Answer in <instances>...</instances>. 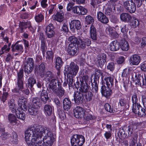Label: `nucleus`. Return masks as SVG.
<instances>
[{"instance_id": "obj_1", "label": "nucleus", "mask_w": 146, "mask_h": 146, "mask_svg": "<svg viewBox=\"0 0 146 146\" xmlns=\"http://www.w3.org/2000/svg\"><path fill=\"white\" fill-rule=\"evenodd\" d=\"M29 133H34L35 135L37 134L40 139L42 136L44 142L51 146L55 141L53 134L49 128L44 126L37 125H34L31 126L27 129Z\"/></svg>"}, {"instance_id": "obj_2", "label": "nucleus", "mask_w": 146, "mask_h": 146, "mask_svg": "<svg viewBox=\"0 0 146 146\" xmlns=\"http://www.w3.org/2000/svg\"><path fill=\"white\" fill-rule=\"evenodd\" d=\"M29 131L27 130L25 132V138L26 141L28 146H50L45 142L44 144L42 145V139H40L37 134L30 133Z\"/></svg>"}, {"instance_id": "obj_3", "label": "nucleus", "mask_w": 146, "mask_h": 146, "mask_svg": "<svg viewBox=\"0 0 146 146\" xmlns=\"http://www.w3.org/2000/svg\"><path fill=\"white\" fill-rule=\"evenodd\" d=\"M23 70L21 68L17 72V86L12 90V92L13 93H18L19 94L21 93L22 90L23 88Z\"/></svg>"}, {"instance_id": "obj_4", "label": "nucleus", "mask_w": 146, "mask_h": 146, "mask_svg": "<svg viewBox=\"0 0 146 146\" xmlns=\"http://www.w3.org/2000/svg\"><path fill=\"white\" fill-rule=\"evenodd\" d=\"M24 63V68L25 76L27 78L33 70L35 66V61L33 58L29 57L26 59Z\"/></svg>"}, {"instance_id": "obj_5", "label": "nucleus", "mask_w": 146, "mask_h": 146, "mask_svg": "<svg viewBox=\"0 0 146 146\" xmlns=\"http://www.w3.org/2000/svg\"><path fill=\"white\" fill-rule=\"evenodd\" d=\"M78 70V66L74 62H71L67 68H65L64 73L67 74V77H74L76 75Z\"/></svg>"}, {"instance_id": "obj_6", "label": "nucleus", "mask_w": 146, "mask_h": 146, "mask_svg": "<svg viewBox=\"0 0 146 146\" xmlns=\"http://www.w3.org/2000/svg\"><path fill=\"white\" fill-rule=\"evenodd\" d=\"M85 142V138L82 135L75 134L71 139L72 146H82Z\"/></svg>"}, {"instance_id": "obj_7", "label": "nucleus", "mask_w": 146, "mask_h": 146, "mask_svg": "<svg viewBox=\"0 0 146 146\" xmlns=\"http://www.w3.org/2000/svg\"><path fill=\"white\" fill-rule=\"evenodd\" d=\"M132 126L131 125L128 127L124 126L122 128L120 129L119 132L117 133L118 136L120 138L121 137L125 138L131 136V134L133 133Z\"/></svg>"}, {"instance_id": "obj_8", "label": "nucleus", "mask_w": 146, "mask_h": 146, "mask_svg": "<svg viewBox=\"0 0 146 146\" xmlns=\"http://www.w3.org/2000/svg\"><path fill=\"white\" fill-rule=\"evenodd\" d=\"M136 4L133 0H127L123 2V6L128 12L133 13L136 9Z\"/></svg>"}, {"instance_id": "obj_9", "label": "nucleus", "mask_w": 146, "mask_h": 146, "mask_svg": "<svg viewBox=\"0 0 146 146\" xmlns=\"http://www.w3.org/2000/svg\"><path fill=\"white\" fill-rule=\"evenodd\" d=\"M134 81L136 85L139 86L140 87L146 86V79L145 76L144 78L143 76H141L140 74L135 73Z\"/></svg>"}, {"instance_id": "obj_10", "label": "nucleus", "mask_w": 146, "mask_h": 146, "mask_svg": "<svg viewBox=\"0 0 146 146\" xmlns=\"http://www.w3.org/2000/svg\"><path fill=\"white\" fill-rule=\"evenodd\" d=\"M73 111L74 116L76 118L80 119L84 117V115L87 113L83 108L79 106L75 107L73 110Z\"/></svg>"}, {"instance_id": "obj_11", "label": "nucleus", "mask_w": 146, "mask_h": 146, "mask_svg": "<svg viewBox=\"0 0 146 146\" xmlns=\"http://www.w3.org/2000/svg\"><path fill=\"white\" fill-rule=\"evenodd\" d=\"M54 66L57 70V74L59 75L60 73V69L62 66L64 62L60 57L57 56L54 58Z\"/></svg>"}, {"instance_id": "obj_12", "label": "nucleus", "mask_w": 146, "mask_h": 146, "mask_svg": "<svg viewBox=\"0 0 146 146\" xmlns=\"http://www.w3.org/2000/svg\"><path fill=\"white\" fill-rule=\"evenodd\" d=\"M9 110L12 113H15L17 118H20V114H18L19 112V108H16L15 104L14 102V100L13 99H11L8 104Z\"/></svg>"}, {"instance_id": "obj_13", "label": "nucleus", "mask_w": 146, "mask_h": 146, "mask_svg": "<svg viewBox=\"0 0 146 146\" xmlns=\"http://www.w3.org/2000/svg\"><path fill=\"white\" fill-rule=\"evenodd\" d=\"M50 82L49 86L47 88V90L48 93H50L51 92L52 90L53 92H55L57 90V86H58V84L60 83L61 84L60 82H59L56 79L52 80Z\"/></svg>"}, {"instance_id": "obj_14", "label": "nucleus", "mask_w": 146, "mask_h": 146, "mask_svg": "<svg viewBox=\"0 0 146 146\" xmlns=\"http://www.w3.org/2000/svg\"><path fill=\"white\" fill-rule=\"evenodd\" d=\"M74 100L75 103L79 104L83 102L84 100V95L83 93L79 91L74 92Z\"/></svg>"}, {"instance_id": "obj_15", "label": "nucleus", "mask_w": 146, "mask_h": 146, "mask_svg": "<svg viewBox=\"0 0 146 146\" xmlns=\"http://www.w3.org/2000/svg\"><path fill=\"white\" fill-rule=\"evenodd\" d=\"M70 27L71 31L74 32L76 30H79L81 27L80 22L78 20H73L70 23Z\"/></svg>"}, {"instance_id": "obj_16", "label": "nucleus", "mask_w": 146, "mask_h": 146, "mask_svg": "<svg viewBox=\"0 0 146 146\" xmlns=\"http://www.w3.org/2000/svg\"><path fill=\"white\" fill-rule=\"evenodd\" d=\"M72 12L78 15H84L87 13V10L82 6H76L72 8Z\"/></svg>"}, {"instance_id": "obj_17", "label": "nucleus", "mask_w": 146, "mask_h": 146, "mask_svg": "<svg viewBox=\"0 0 146 146\" xmlns=\"http://www.w3.org/2000/svg\"><path fill=\"white\" fill-rule=\"evenodd\" d=\"M91 41L89 38H86L84 39L83 40L79 39V40L78 41V45L80 48L84 49L86 48V46H89L91 44Z\"/></svg>"}, {"instance_id": "obj_18", "label": "nucleus", "mask_w": 146, "mask_h": 146, "mask_svg": "<svg viewBox=\"0 0 146 146\" xmlns=\"http://www.w3.org/2000/svg\"><path fill=\"white\" fill-rule=\"evenodd\" d=\"M11 50L13 52H17L19 54H21L24 51L23 46L22 44H19L17 42L15 44L11 45Z\"/></svg>"}, {"instance_id": "obj_19", "label": "nucleus", "mask_w": 146, "mask_h": 146, "mask_svg": "<svg viewBox=\"0 0 146 146\" xmlns=\"http://www.w3.org/2000/svg\"><path fill=\"white\" fill-rule=\"evenodd\" d=\"M97 17L98 20L103 24H107L109 22L108 18L101 11L97 12Z\"/></svg>"}, {"instance_id": "obj_20", "label": "nucleus", "mask_w": 146, "mask_h": 146, "mask_svg": "<svg viewBox=\"0 0 146 146\" xmlns=\"http://www.w3.org/2000/svg\"><path fill=\"white\" fill-rule=\"evenodd\" d=\"M78 48L76 44H70L67 49L68 53L70 55L74 56L76 54Z\"/></svg>"}, {"instance_id": "obj_21", "label": "nucleus", "mask_w": 146, "mask_h": 146, "mask_svg": "<svg viewBox=\"0 0 146 146\" xmlns=\"http://www.w3.org/2000/svg\"><path fill=\"white\" fill-rule=\"evenodd\" d=\"M141 58L138 55L135 54L132 55L129 59L130 64L132 65H137L140 62Z\"/></svg>"}, {"instance_id": "obj_22", "label": "nucleus", "mask_w": 146, "mask_h": 146, "mask_svg": "<svg viewBox=\"0 0 146 146\" xmlns=\"http://www.w3.org/2000/svg\"><path fill=\"white\" fill-rule=\"evenodd\" d=\"M110 88L106 87L105 85H102L101 87V92L102 95L107 98H109L112 94V90Z\"/></svg>"}, {"instance_id": "obj_23", "label": "nucleus", "mask_w": 146, "mask_h": 146, "mask_svg": "<svg viewBox=\"0 0 146 146\" xmlns=\"http://www.w3.org/2000/svg\"><path fill=\"white\" fill-rule=\"evenodd\" d=\"M106 61V55L104 53L100 54L97 61L98 66L102 68Z\"/></svg>"}, {"instance_id": "obj_24", "label": "nucleus", "mask_w": 146, "mask_h": 146, "mask_svg": "<svg viewBox=\"0 0 146 146\" xmlns=\"http://www.w3.org/2000/svg\"><path fill=\"white\" fill-rule=\"evenodd\" d=\"M39 96L41 100L44 103H46L47 100L49 99L48 93L47 91L43 89L42 91H40L38 93Z\"/></svg>"}, {"instance_id": "obj_25", "label": "nucleus", "mask_w": 146, "mask_h": 146, "mask_svg": "<svg viewBox=\"0 0 146 146\" xmlns=\"http://www.w3.org/2000/svg\"><path fill=\"white\" fill-rule=\"evenodd\" d=\"M35 70L40 76L42 77L43 76L45 71V63L43 62L41 63L39 66L36 67Z\"/></svg>"}, {"instance_id": "obj_26", "label": "nucleus", "mask_w": 146, "mask_h": 146, "mask_svg": "<svg viewBox=\"0 0 146 146\" xmlns=\"http://www.w3.org/2000/svg\"><path fill=\"white\" fill-rule=\"evenodd\" d=\"M63 108L65 111H68L70 109L72 106L71 102L68 98H65L63 100Z\"/></svg>"}, {"instance_id": "obj_27", "label": "nucleus", "mask_w": 146, "mask_h": 146, "mask_svg": "<svg viewBox=\"0 0 146 146\" xmlns=\"http://www.w3.org/2000/svg\"><path fill=\"white\" fill-rule=\"evenodd\" d=\"M120 47L119 43L117 40H113L110 44L109 49L113 51L118 50Z\"/></svg>"}, {"instance_id": "obj_28", "label": "nucleus", "mask_w": 146, "mask_h": 146, "mask_svg": "<svg viewBox=\"0 0 146 146\" xmlns=\"http://www.w3.org/2000/svg\"><path fill=\"white\" fill-rule=\"evenodd\" d=\"M36 83V79L33 76H31L29 77L27 79V82L26 84V86L29 88H32L34 85Z\"/></svg>"}, {"instance_id": "obj_29", "label": "nucleus", "mask_w": 146, "mask_h": 146, "mask_svg": "<svg viewBox=\"0 0 146 146\" xmlns=\"http://www.w3.org/2000/svg\"><path fill=\"white\" fill-rule=\"evenodd\" d=\"M80 84L79 85V91L82 93H85L87 92L89 89L88 85L87 83L84 82L83 81H80Z\"/></svg>"}, {"instance_id": "obj_30", "label": "nucleus", "mask_w": 146, "mask_h": 146, "mask_svg": "<svg viewBox=\"0 0 146 146\" xmlns=\"http://www.w3.org/2000/svg\"><path fill=\"white\" fill-rule=\"evenodd\" d=\"M90 36L91 38L94 40L97 39V34L96 29L94 26L92 25L90 28Z\"/></svg>"}, {"instance_id": "obj_31", "label": "nucleus", "mask_w": 146, "mask_h": 146, "mask_svg": "<svg viewBox=\"0 0 146 146\" xmlns=\"http://www.w3.org/2000/svg\"><path fill=\"white\" fill-rule=\"evenodd\" d=\"M131 16L128 13H122L120 14L121 20L124 22H128L131 19Z\"/></svg>"}, {"instance_id": "obj_32", "label": "nucleus", "mask_w": 146, "mask_h": 146, "mask_svg": "<svg viewBox=\"0 0 146 146\" xmlns=\"http://www.w3.org/2000/svg\"><path fill=\"white\" fill-rule=\"evenodd\" d=\"M38 108L32 106L29 107V114L31 115H36L38 113Z\"/></svg>"}, {"instance_id": "obj_33", "label": "nucleus", "mask_w": 146, "mask_h": 146, "mask_svg": "<svg viewBox=\"0 0 146 146\" xmlns=\"http://www.w3.org/2000/svg\"><path fill=\"white\" fill-rule=\"evenodd\" d=\"M120 46L122 50L124 51H127L129 48V44L125 39L121 40Z\"/></svg>"}, {"instance_id": "obj_34", "label": "nucleus", "mask_w": 146, "mask_h": 146, "mask_svg": "<svg viewBox=\"0 0 146 146\" xmlns=\"http://www.w3.org/2000/svg\"><path fill=\"white\" fill-rule=\"evenodd\" d=\"M46 56L45 62L49 64L51 61H53L54 58V53L52 51H48L46 52Z\"/></svg>"}, {"instance_id": "obj_35", "label": "nucleus", "mask_w": 146, "mask_h": 146, "mask_svg": "<svg viewBox=\"0 0 146 146\" xmlns=\"http://www.w3.org/2000/svg\"><path fill=\"white\" fill-rule=\"evenodd\" d=\"M10 141L12 144L16 145L18 141L17 134L15 131H13L11 134Z\"/></svg>"}, {"instance_id": "obj_36", "label": "nucleus", "mask_w": 146, "mask_h": 146, "mask_svg": "<svg viewBox=\"0 0 146 146\" xmlns=\"http://www.w3.org/2000/svg\"><path fill=\"white\" fill-rule=\"evenodd\" d=\"M58 84V89L57 91H56V94L59 98H62L64 95V90L61 86L62 84L59 83Z\"/></svg>"}, {"instance_id": "obj_37", "label": "nucleus", "mask_w": 146, "mask_h": 146, "mask_svg": "<svg viewBox=\"0 0 146 146\" xmlns=\"http://www.w3.org/2000/svg\"><path fill=\"white\" fill-rule=\"evenodd\" d=\"M52 108L51 106L46 104L44 107V112L47 115L50 116L52 114Z\"/></svg>"}, {"instance_id": "obj_38", "label": "nucleus", "mask_w": 146, "mask_h": 146, "mask_svg": "<svg viewBox=\"0 0 146 146\" xmlns=\"http://www.w3.org/2000/svg\"><path fill=\"white\" fill-rule=\"evenodd\" d=\"M139 23L138 20L136 18H131L130 22V25L132 28H135L138 27Z\"/></svg>"}, {"instance_id": "obj_39", "label": "nucleus", "mask_w": 146, "mask_h": 146, "mask_svg": "<svg viewBox=\"0 0 146 146\" xmlns=\"http://www.w3.org/2000/svg\"><path fill=\"white\" fill-rule=\"evenodd\" d=\"M106 84L108 88H111L113 85V78L111 77L105 78L104 79Z\"/></svg>"}, {"instance_id": "obj_40", "label": "nucleus", "mask_w": 146, "mask_h": 146, "mask_svg": "<svg viewBox=\"0 0 146 146\" xmlns=\"http://www.w3.org/2000/svg\"><path fill=\"white\" fill-rule=\"evenodd\" d=\"M9 121L12 125H14L17 123V120L15 116L13 114L9 113L8 115Z\"/></svg>"}, {"instance_id": "obj_41", "label": "nucleus", "mask_w": 146, "mask_h": 146, "mask_svg": "<svg viewBox=\"0 0 146 146\" xmlns=\"http://www.w3.org/2000/svg\"><path fill=\"white\" fill-rule=\"evenodd\" d=\"M99 82H96L94 81L93 83H92L90 90L92 92L95 93V94H98V84Z\"/></svg>"}, {"instance_id": "obj_42", "label": "nucleus", "mask_w": 146, "mask_h": 146, "mask_svg": "<svg viewBox=\"0 0 146 146\" xmlns=\"http://www.w3.org/2000/svg\"><path fill=\"white\" fill-rule=\"evenodd\" d=\"M102 74L103 73L101 70L99 69H96L94 73V81L96 82H99V78L101 76H102Z\"/></svg>"}, {"instance_id": "obj_43", "label": "nucleus", "mask_w": 146, "mask_h": 146, "mask_svg": "<svg viewBox=\"0 0 146 146\" xmlns=\"http://www.w3.org/2000/svg\"><path fill=\"white\" fill-rule=\"evenodd\" d=\"M64 14L61 12H58L54 15V19L59 22H62L64 18Z\"/></svg>"}, {"instance_id": "obj_44", "label": "nucleus", "mask_w": 146, "mask_h": 146, "mask_svg": "<svg viewBox=\"0 0 146 146\" xmlns=\"http://www.w3.org/2000/svg\"><path fill=\"white\" fill-rule=\"evenodd\" d=\"M45 79L48 81L50 82L52 80L54 79V74L52 72L50 71H47L44 74Z\"/></svg>"}, {"instance_id": "obj_45", "label": "nucleus", "mask_w": 146, "mask_h": 146, "mask_svg": "<svg viewBox=\"0 0 146 146\" xmlns=\"http://www.w3.org/2000/svg\"><path fill=\"white\" fill-rule=\"evenodd\" d=\"M40 98L37 97L33 98L32 99V106L38 108L40 107Z\"/></svg>"}, {"instance_id": "obj_46", "label": "nucleus", "mask_w": 146, "mask_h": 146, "mask_svg": "<svg viewBox=\"0 0 146 146\" xmlns=\"http://www.w3.org/2000/svg\"><path fill=\"white\" fill-rule=\"evenodd\" d=\"M106 32L107 34L110 36H115V30L110 26L107 27L106 29Z\"/></svg>"}, {"instance_id": "obj_47", "label": "nucleus", "mask_w": 146, "mask_h": 146, "mask_svg": "<svg viewBox=\"0 0 146 146\" xmlns=\"http://www.w3.org/2000/svg\"><path fill=\"white\" fill-rule=\"evenodd\" d=\"M128 31V29L126 25H125L121 29V32L123 34V36L124 38H127V32Z\"/></svg>"}, {"instance_id": "obj_48", "label": "nucleus", "mask_w": 146, "mask_h": 146, "mask_svg": "<svg viewBox=\"0 0 146 146\" xmlns=\"http://www.w3.org/2000/svg\"><path fill=\"white\" fill-rule=\"evenodd\" d=\"M73 77H67V80L69 88H72L75 85Z\"/></svg>"}, {"instance_id": "obj_49", "label": "nucleus", "mask_w": 146, "mask_h": 146, "mask_svg": "<svg viewBox=\"0 0 146 146\" xmlns=\"http://www.w3.org/2000/svg\"><path fill=\"white\" fill-rule=\"evenodd\" d=\"M57 113L59 117L62 120H64L66 117L65 112L60 108H57Z\"/></svg>"}, {"instance_id": "obj_50", "label": "nucleus", "mask_w": 146, "mask_h": 146, "mask_svg": "<svg viewBox=\"0 0 146 146\" xmlns=\"http://www.w3.org/2000/svg\"><path fill=\"white\" fill-rule=\"evenodd\" d=\"M142 108L139 103L136 104V105H132V111L135 114L136 113L137 111H138L139 110Z\"/></svg>"}, {"instance_id": "obj_51", "label": "nucleus", "mask_w": 146, "mask_h": 146, "mask_svg": "<svg viewBox=\"0 0 146 146\" xmlns=\"http://www.w3.org/2000/svg\"><path fill=\"white\" fill-rule=\"evenodd\" d=\"M60 31L63 33L68 32L69 30L67 23H63L61 28L60 29Z\"/></svg>"}, {"instance_id": "obj_52", "label": "nucleus", "mask_w": 146, "mask_h": 146, "mask_svg": "<svg viewBox=\"0 0 146 146\" xmlns=\"http://www.w3.org/2000/svg\"><path fill=\"white\" fill-rule=\"evenodd\" d=\"M68 40L70 42V44H78V41L79 39L78 40L77 38L74 36H71L69 38Z\"/></svg>"}, {"instance_id": "obj_53", "label": "nucleus", "mask_w": 146, "mask_h": 146, "mask_svg": "<svg viewBox=\"0 0 146 146\" xmlns=\"http://www.w3.org/2000/svg\"><path fill=\"white\" fill-rule=\"evenodd\" d=\"M85 21L87 24H90L94 22V19L91 16L88 15L85 18Z\"/></svg>"}, {"instance_id": "obj_54", "label": "nucleus", "mask_w": 146, "mask_h": 146, "mask_svg": "<svg viewBox=\"0 0 146 146\" xmlns=\"http://www.w3.org/2000/svg\"><path fill=\"white\" fill-rule=\"evenodd\" d=\"M86 113V114L84 115V119L87 120H94L96 119V117L94 116L90 113H88L87 112Z\"/></svg>"}, {"instance_id": "obj_55", "label": "nucleus", "mask_w": 146, "mask_h": 146, "mask_svg": "<svg viewBox=\"0 0 146 146\" xmlns=\"http://www.w3.org/2000/svg\"><path fill=\"white\" fill-rule=\"evenodd\" d=\"M128 99L124 98H121L119 100V104L121 106H125L127 105L128 104Z\"/></svg>"}, {"instance_id": "obj_56", "label": "nucleus", "mask_w": 146, "mask_h": 146, "mask_svg": "<svg viewBox=\"0 0 146 146\" xmlns=\"http://www.w3.org/2000/svg\"><path fill=\"white\" fill-rule=\"evenodd\" d=\"M131 101L133 103L132 105L134 106V105H135L136 104L138 103H137L138 100L136 93H134L132 96L131 97Z\"/></svg>"}, {"instance_id": "obj_57", "label": "nucleus", "mask_w": 146, "mask_h": 146, "mask_svg": "<svg viewBox=\"0 0 146 146\" xmlns=\"http://www.w3.org/2000/svg\"><path fill=\"white\" fill-rule=\"evenodd\" d=\"M35 18L36 22L39 23L42 22V20H43L44 17L42 14H39L36 15L35 17Z\"/></svg>"}, {"instance_id": "obj_58", "label": "nucleus", "mask_w": 146, "mask_h": 146, "mask_svg": "<svg viewBox=\"0 0 146 146\" xmlns=\"http://www.w3.org/2000/svg\"><path fill=\"white\" fill-rule=\"evenodd\" d=\"M11 136V134L8 132H3L1 133L0 137L2 140H4L9 139Z\"/></svg>"}, {"instance_id": "obj_59", "label": "nucleus", "mask_w": 146, "mask_h": 146, "mask_svg": "<svg viewBox=\"0 0 146 146\" xmlns=\"http://www.w3.org/2000/svg\"><path fill=\"white\" fill-rule=\"evenodd\" d=\"M136 114H138L140 117L145 116L146 115V111L145 109L142 108L138 112L137 111Z\"/></svg>"}, {"instance_id": "obj_60", "label": "nucleus", "mask_w": 146, "mask_h": 146, "mask_svg": "<svg viewBox=\"0 0 146 146\" xmlns=\"http://www.w3.org/2000/svg\"><path fill=\"white\" fill-rule=\"evenodd\" d=\"M86 93V94L85 95V98L88 101H91L93 98V94L92 92L90 91H88Z\"/></svg>"}, {"instance_id": "obj_61", "label": "nucleus", "mask_w": 146, "mask_h": 146, "mask_svg": "<svg viewBox=\"0 0 146 146\" xmlns=\"http://www.w3.org/2000/svg\"><path fill=\"white\" fill-rule=\"evenodd\" d=\"M105 109L110 113H113L114 110L111 108V106L108 103H106L104 105Z\"/></svg>"}, {"instance_id": "obj_62", "label": "nucleus", "mask_w": 146, "mask_h": 146, "mask_svg": "<svg viewBox=\"0 0 146 146\" xmlns=\"http://www.w3.org/2000/svg\"><path fill=\"white\" fill-rule=\"evenodd\" d=\"M47 47L46 44H40V50L42 52L43 57L45 56V53L46 51Z\"/></svg>"}, {"instance_id": "obj_63", "label": "nucleus", "mask_w": 146, "mask_h": 146, "mask_svg": "<svg viewBox=\"0 0 146 146\" xmlns=\"http://www.w3.org/2000/svg\"><path fill=\"white\" fill-rule=\"evenodd\" d=\"M54 27L53 24L52 23H50L47 26L45 32L47 33L51 31H54Z\"/></svg>"}, {"instance_id": "obj_64", "label": "nucleus", "mask_w": 146, "mask_h": 146, "mask_svg": "<svg viewBox=\"0 0 146 146\" xmlns=\"http://www.w3.org/2000/svg\"><path fill=\"white\" fill-rule=\"evenodd\" d=\"M137 137H133L129 141V146H134L135 145V143L137 141Z\"/></svg>"}]
</instances>
